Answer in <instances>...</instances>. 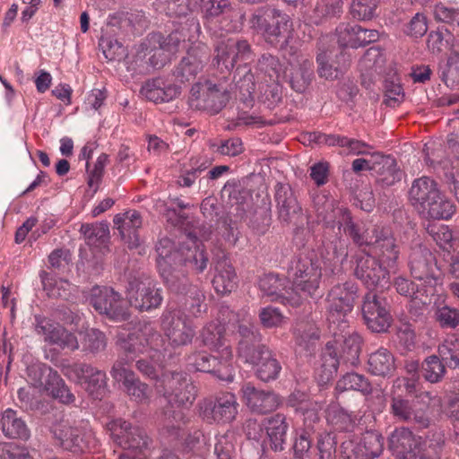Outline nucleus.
I'll return each mask as SVG.
<instances>
[{"label": "nucleus", "mask_w": 459, "mask_h": 459, "mask_svg": "<svg viewBox=\"0 0 459 459\" xmlns=\"http://www.w3.org/2000/svg\"><path fill=\"white\" fill-rule=\"evenodd\" d=\"M157 391L169 404L163 411V431L169 436L178 437L185 423V414L181 408H188L194 403L197 388L186 373L168 371L162 374Z\"/></svg>", "instance_id": "f257e3e1"}, {"label": "nucleus", "mask_w": 459, "mask_h": 459, "mask_svg": "<svg viewBox=\"0 0 459 459\" xmlns=\"http://www.w3.org/2000/svg\"><path fill=\"white\" fill-rule=\"evenodd\" d=\"M290 277L291 286L285 297L292 307L300 306L308 298L320 297L319 288L322 279V266L317 255L313 252L300 254L293 262Z\"/></svg>", "instance_id": "f03ea898"}, {"label": "nucleus", "mask_w": 459, "mask_h": 459, "mask_svg": "<svg viewBox=\"0 0 459 459\" xmlns=\"http://www.w3.org/2000/svg\"><path fill=\"white\" fill-rule=\"evenodd\" d=\"M249 24L252 29L261 32L272 45H276L281 39L289 37L292 30L290 16L270 6L257 9L250 17Z\"/></svg>", "instance_id": "7ed1b4c3"}, {"label": "nucleus", "mask_w": 459, "mask_h": 459, "mask_svg": "<svg viewBox=\"0 0 459 459\" xmlns=\"http://www.w3.org/2000/svg\"><path fill=\"white\" fill-rule=\"evenodd\" d=\"M230 84L227 81L213 82L206 80L194 84L190 91L189 105L192 108L219 113L230 99Z\"/></svg>", "instance_id": "20e7f679"}, {"label": "nucleus", "mask_w": 459, "mask_h": 459, "mask_svg": "<svg viewBox=\"0 0 459 459\" xmlns=\"http://www.w3.org/2000/svg\"><path fill=\"white\" fill-rule=\"evenodd\" d=\"M263 429L265 430L266 434L263 440L264 446H269L275 452L282 451L288 430L286 417L281 413H277L273 417L264 419L262 424L251 420L247 421L246 433L248 439L259 441L262 438Z\"/></svg>", "instance_id": "39448f33"}, {"label": "nucleus", "mask_w": 459, "mask_h": 459, "mask_svg": "<svg viewBox=\"0 0 459 459\" xmlns=\"http://www.w3.org/2000/svg\"><path fill=\"white\" fill-rule=\"evenodd\" d=\"M232 358L231 347H223L221 355L217 356L205 351L194 352L187 357V363L196 371L210 373L220 380L231 382L234 378Z\"/></svg>", "instance_id": "423d86ee"}, {"label": "nucleus", "mask_w": 459, "mask_h": 459, "mask_svg": "<svg viewBox=\"0 0 459 459\" xmlns=\"http://www.w3.org/2000/svg\"><path fill=\"white\" fill-rule=\"evenodd\" d=\"M239 359L245 363L255 367V376L263 382H270L278 378L281 365L275 354L265 345L256 349L243 342L240 347Z\"/></svg>", "instance_id": "0eeeda50"}, {"label": "nucleus", "mask_w": 459, "mask_h": 459, "mask_svg": "<svg viewBox=\"0 0 459 459\" xmlns=\"http://www.w3.org/2000/svg\"><path fill=\"white\" fill-rule=\"evenodd\" d=\"M158 254L157 264L161 277L169 290H178L181 289L179 280H184L185 270L178 269L179 258L181 257V245L175 248L173 241L168 238L159 240L156 245Z\"/></svg>", "instance_id": "6e6552de"}, {"label": "nucleus", "mask_w": 459, "mask_h": 459, "mask_svg": "<svg viewBox=\"0 0 459 459\" xmlns=\"http://www.w3.org/2000/svg\"><path fill=\"white\" fill-rule=\"evenodd\" d=\"M253 57L251 45L246 39L228 38L214 44L212 64L221 71L230 72L238 61H250Z\"/></svg>", "instance_id": "1a4fd4ad"}, {"label": "nucleus", "mask_w": 459, "mask_h": 459, "mask_svg": "<svg viewBox=\"0 0 459 459\" xmlns=\"http://www.w3.org/2000/svg\"><path fill=\"white\" fill-rule=\"evenodd\" d=\"M357 290V285L351 281L336 284L332 288L327 297L328 320L331 325H337L342 329L347 326L345 316L353 308Z\"/></svg>", "instance_id": "9d476101"}, {"label": "nucleus", "mask_w": 459, "mask_h": 459, "mask_svg": "<svg viewBox=\"0 0 459 459\" xmlns=\"http://www.w3.org/2000/svg\"><path fill=\"white\" fill-rule=\"evenodd\" d=\"M161 328L169 344L174 348L190 344L195 335V326L179 309H169L163 312Z\"/></svg>", "instance_id": "9b49d317"}, {"label": "nucleus", "mask_w": 459, "mask_h": 459, "mask_svg": "<svg viewBox=\"0 0 459 459\" xmlns=\"http://www.w3.org/2000/svg\"><path fill=\"white\" fill-rule=\"evenodd\" d=\"M88 299L96 311L110 319L123 321L129 317L126 302L111 288L94 286Z\"/></svg>", "instance_id": "f8f14e48"}, {"label": "nucleus", "mask_w": 459, "mask_h": 459, "mask_svg": "<svg viewBox=\"0 0 459 459\" xmlns=\"http://www.w3.org/2000/svg\"><path fill=\"white\" fill-rule=\"evenodd\" d=\"M211 57L209 47L203 42L192 44L173 71V75L179 82L194 81L203 72Z\"/></svg>", "instance_id": "ddd939ff"}, {"label": "nucleus", "mask_w": 459, "mask_h": 459, "mask_svg": "<svg viewBox=\"0 0 459 459\" xmlns=\"http://www.w3.org/2000/svg\"><path fill=\"white\" fill-rule=\"evenodd\" d=\"M367 240L377 256L378 262L389 272H395L400 250L391 230L385 227L375 229L368 233Z\"/></svg>", "instance_id": "4468645a"}, {"label": "nucleus", "mask_w": 459, "mask_h": 459, "mask_svg": "<svg viewBox=\"0 0 459 459\" xmlns=\"http://www.w3.org/2000/svg\"><path fill=\"white\" fill-rule=\"evenodd\" d=\"M237 398L231 393H223L214 400L204 399L199 403L201 417L209 423H229L238 414Z\"/></svg>", "instance_id": "2eb2a0df"}, {"label": "nucleus", "mask_w": 459, "mask_h": 459, "mask_svg": "<svg viewBox=\"0 0 459 459\" xmlns=\"http://www.w3.org/2000/svg\"><path fill=\"white\" fill-rule=\"evenodd\" d=\"M127 298L130 305L139 311L157 308L162 302L160 289L148 277L134 279L129 282Z\"/></svg>", "instance_id": "dca6fc26"}, {"label": "nucleus", "mask_w": 459, "mask_h": 459, "mask_svg": "<svg viewBox=\"0 0 459 459\" xmlns=\"http://www.w3.org/2000/svg\"><path fill=\"white\" fill-rule=\"evenodd\" d=\"M362 315L367 326L375 333L386 332L392 317L385 297L368 291L363 299Z\"/></svg>", "instance_id": "f3484780"}, {"label": "nucleus", "mask_w": 459, "mask_h": 459, "mask_svg": "<svg viewBox=\"0 0 459 459\" xmlns=\"http://www.w3.org/2000/svg\"><path fill=\"white\" fill-rule=\"evenodd\" d=\"M107 429L113 442L125 450L141 452L148 446V437L144 431L122 419L109 421Z\"/></svg>", "instance_id": "a211bd4d"}, {"label": "nucleus", "mask_w": 459, "mask_h": 459, "mask_svg": "<svg viewBox=\"0 0 459 459\" xmlns=\"http://www.w3.org/2000/svg\"><path fill=\"white\" fill-rule=\"evenodd\" d=\"M53 433L60 446L73 453L91 452L97 446V440L91 432H82L67 421L56 424Z\"/></svg>", "instance_id": "6ab92c4d"}, {"label": "nucleus", "mask_w": 459, "mask_h": 459, "mask_svg": "<svg viewBox=\"0 0 459 459\" xmlns=\"http://www.w3.org/2000/svg\"><path fill=\"white\" fill-rule=\"evenodd\" d=\"M409 266L414 279L424 281L427 286L434 289L439 271L436 258L429 248L420 244L413 247L409 255Z\"/></svg>", "instance_id": "aec40b11"}, {"label": "nucleus", "mask_w": 459, "mask_h": 459, "mask_svg": "<svg viewBox=\"0 0 459 459\" xmlns=\"http://www.w3.org/2000/svg\"><path fill=\"white\" fill-rule=\"evenodd\" d=\"M390 273L376 257L368 254L357 258L355 275L369 290L388 287Z\"/></svg>", "instance_id": "412c9836"}, {"label": "nucleus", "mask_w": 459, "mask_h": 459, "mask_svg": "<svg viewBox=\"0 0 459 459\" xmlns=\"http://www.w3.org/2000/svg\"><path fill=\"white\" fill-rule=\"evenodd\" d=\"M275 202L278 219L284 225L300 226L303 224V211L289 186L277 184L275 186Z\"/></svg>", "instance_id": "4be33fe9"}, {"label": "nucleus", "mask_w": 459, "mask_h": 459, "mask_svg": "<svg viewBox=\"0 0 459 459\" xmlns=\"http://www.w3.org/2000/svg\"><path fill=\"white\" fill-rule=\"evenodd\" d=\"M65 374L79 383L94 398H99L106 385V373L91 365L74 364L65 368Z\"/></svg>", "instance_id": "5701e85b"}, {"label": "nucleus", "mask_w": 459, "mask_h": 459, "mask_svg": "<svg viewBox=\"0 0 459 459\" xmlns=\"http://www.w3.org/2000/svg\"><path fill=\"white\" fill-rule=\"evenodd\" d=\"M122 353L114 363L110 375L117 382L123 385L134 377V373L126 366L132 363L139 353L146 351V347L140 338L134 334L129 335L126 341L121 344Z\"/></svg>", "instance_id": "b1692460"}, {"label": "nucleus", "mask_w": 459, "mask_h": 459, "mask_svg": "<svg viewBox=\"0 0 459 459\" xmlns=\"http://www.w3.org/2000/svg\"><path fill=\"white\" fill-rule=\"evenodd\" d=\"M35 331L43 337L45 342L71 351H75L79 348L75 335L66 331L59 324L40 316H35Z\"/></svg>", "instance_id": "393cba45"}, {"label": "nucleus", "mask_w": 459, "mask_h": 459, "mask_svg": "<svg viewBox=\"0 0 459 459\" xmlns=\"http://www.w3.org/2000/svg\"><path fill=\"white\" fill-rule=\"evenodd\" d=\"M181 257L178 269L189 266L196 273H202L207 267L209 258L202 243L197 242L196 233L188 232L186 239L181 243Z\"/></svg>", "instance_id": "a878e982"}, {"label": "nucleus", "mask_w": 459, "mask_h": 459, "mask_svg": "<svg viewBox=\"0 0 459 459\" xmlns=\"http://www.w3.org/2000/svg\"><path fill=\"white\" fill-rule=\"evenodd\" d=\"M390 413L397 421L411 424L419 429L428 428L430 423L424 410L415 408L413 402L400 395L391 398Z\"/></svg>", "instance_id": "bb28decb"}, {"label": "nucleus", "mask_w": 459, "mask_h": 459, "mask_svg": "<svg viewBox=\"0 0 459 459\" xmlns=\"http://www.w3.org/2000/svg\"><path fill=\"white\" fill-rule=\"evenodd\" d=\"M338 43L342 48H358L374 42L378 39L375 30L363 29L360 25L342 22L336 28Z\"/></svg>", "instance_id": "cd10ccee"}, {"label": "nucleus", "mask_w": 459, "mask_h": 459, "mask_svg": "<svg viewBox=\"0 0 459 459\" xmlns=\"http://www.w3.org/2000/svg\"><path fill=\"white\" fill-rule=\"evenodd\" d=\"M241 392L246 405L259 414L272 412L280 404L279 397L273 392L257 389L249 383L242 386Z\"/></svg>", "instance_id": "c85d7f7f"}, {"label": "nucleus", "mask_w": 459, "mask_h": 459, "mask_svg": "<svg viewBox=\"0 0 459 459\" xmlns=\"http://www.w3.org/2000/svg\"><path fill=\"white\" fill-rule=\"evenodd\" d=\"M286 52L292 56L289 60L290 64L297 66L290 77L291 87L298 92H303L314 78L313 62L293 47H290Z\"/></svg>", "instance_id": "c756f323"}, {"label": "nucleus", "mask_w": 459, "mask_h": 459, "mask_svg": "<svg viewBox=\"0 0 459 459\" xmlns=\"http://www.w3.org/2000/svg\"><path fill=\"white\" fill-rule=\"evenodd\" d=\"M419 446V439L408 428H398L389 437V447L398 459H415Z\"/></svg>", "instance_id": "7c9ffc66"}, {"label": "nucleus", "mask_w": 459, "mask_h": 459, "mask_svg": "<svg viewBox=\"0 0 459 459\" xmlns=\"http://www.w3.org/2000/svg\"><path fill=\"white\" fill-rule=\"evenodd\" d=\"M394 285L400 295L410 299V310L412 308L421 310L431 302V296L434 292L432 286L421 288L403 277L396 278Z\"/></svg>", "instance_id": "2f4dec72"}, {"label": "nucleus", "mask_w": 459, "mask_h": 459, "mask_svg": "<svg viewBox=\"0 0 459 459\" xmlns=\"http://www.w3.org/2000/svg\"><path fill=\"white\" fill-rule=\"evenodd\" d=\"M113 221L128 247H137L140 244L138 230L143 224L140 212L135 210H129L124 213L117 214Z\"/></svg>", "instance_id": "473e14b6"}, {"label": "nucleus", "mask_w": 459, "mask_h": 459, "mask_svg": "<svg viewBox=\"0 0 459 459\" xmlns=\"http://www.w3.org/2000/svg\"><path fill=\"white\" fill-rule=\"evenodd\" d=\"M215 274L212 285L221 294L231 292L237 286V275L230 260L223 252L216 255L214 259Z\"/></svg>", "instance_id": "72a5a7b5"}, {"label": "nucleus", "mask_w": 459, "mask_h": 459, "mask_svg": "<svg viewBox=\"0 0 459 459\" xmlns=\"http://www.w3.org/2000/svg\"><path fill=\"white\" fill-rule=\"evenodd\" d=\"M377 160L372 169L376 181L379 186L383 187L392 186L402 180L403 173L394 157L377 153Z\"/></svg>", "instance_id": "f704fd0d"}, {"label": "nucleus", "mask_w": 459, "mask_h": 459, "mask_svg": "<svg viewBox=\"0 0 459 459\" xmlns=\"http://www.w3.org/2000/svg\"><path fill=\"white\" fill-rule=\"evenodd\" d=\"M438 190L437 183L434 179L421 177L412 181L408 193L409 200L411 205L420 212L425 208V204L432 198H436Z\"/></svg>", "instance_id": "c9c22d12"}, {"label": "nucleus", "mask_w": 459, "mask_h": 459, "mask_svg": "<svg viewBox=\"0 0 459 459\" xmlns=\"http://www.w3.org/2000/svg\"><path fill=\"white\" fill-rule=\"evenodd\" d=\"M181 289L178 290H170L175 293L181 294L185 297V307L192 314L197 317L207 310L205 296L203 290L196 285H192L188 282L186 273H184V280H179Z\"/></svg>", "instance_id": "e433bc0d"}, {"label": "nucleus", "mask_w": 459, "mask_h": 459, "mask_svg": "<svg viewBox=\"0 0 459 459\" xmlns=\"http://www.w3.org/2000/svg\"><path fill=\"white\" fill-rule=\"evenodd\" d=\"M141 93L150 101L168 102L181 94V87L176 84L164 85L160 79H154L142 87Z\"/></svg>", "instance_id": "4c0bfd02"}, {"label": "nucleus", "mask_w": 459, "mask_h": 459, "mask_svg": "<svg viewBox=\"0 0 459 459\" xmlns=\"http://www.w3.org/2000/svg\"><path fill=\"white\" fill-rule=\"evenodd\" d=\"M339 340L337 351L343 364L347 366H356L359 363V358L361 351V337L357 333H348L347 335L337 334L334 333V339Z\"/></svg>", "instance_id": "58836bf2"}, {"label": "nucleus", "mask_w": 459, "mask_h": 459, "mask_svg": "<svg viewBox=\"0 0 459 459\" xmlns=\"http://www.w3.org/2000/svg\"><path fill=\"white\" fill-rule=\"evenodd\" d=\"M201 32V27L197 19H188L179 29L172 31L160 45L166 51L176 52L179 45L186 39H195Z\"/></svg>", "instance_id": "ea45409f"}, {"label": "nucleus", "mask_w": 459, "mask_h": 459, "mask_svg": "<svg viewBox=\"0 0 459 459\" xmlns=\"http://www.w3.org/2000/svg\"><path fill=\"white\" fill-rule=\"evenodd\" d=\"M396 369L393 353L385 348L371 352L368 359V370L370 374L381 377H389Z\"/></svg>", "instance_id": "a19ab883"}, {"label": "nucleus", "mask_w": 459, "mask_h": 459, "mask_svg": "<svg viewBox=\"0 0 459 459\" xmlns=\"http://www.w3.org/2000/svg\"><path fill=\"white\" fill-rule=\"evenodd\" d=\"M29 382L39 388L48 392V389L60 381V376L50 366L45 363H33L27 368Z\"/></svg>", "instance_id": "79ce46f5"}, {"label": "nucleus", "mask_w": 459, "mask_h": 459, "mask_svg": "<svg viewBox=\"0 0 459 459\" xmlns=\"http://www.w3.org/2000/svg\"><path fill=\"white\" fill-rule=\"evenodd\" d=\"M385 63L384 53L378 48H369L359 60V65L362 72V84L367 88L369 87L365 76L368 75L372 79L375 74H380L383 72Z\"/></svg>", "instance_id": "37998d69"}, {"label": "nucleus", "mask_w": 459, "mask_h": 459, "mask_svg": "<svg viewBox=\"0 0 459 459\" xmlns=\"http://www.w3.org/2000/svg\"><path fill=\"white\" fill-rule=\"evenodd\" d=\"M455 210L453 202L438 190L436 198H432L425 204V208L420 213L434 220H448L455 212Z\"/></svg>", "instance_id": "c03bdc74"}, {"label": "nucleus", "mask_w": 459, "mask_h": 459, "mask_svg": "<svg viewBox=\"0 0 459 459\" xmlns=\"http://www.w3.org/2000/svg\"><path fill=\"white\" fill-rule=\"evenodd\" d=\"M258 286L264 295L271 298L272 300L281 299V302L288 304L286 296L290 287H285V280L279 278L278 275L268 273L262 276L259 280Z\"/></svg>", "instance_id": "a18cd8bd"}, {"label": "nucleus", "mask_w": 459, "mask_h": 459, "mask_svg": "<svg viewBox=\"0 0 459 459\" xmlns=\"http://www.w3.org/2000/svg\"><path fill=\"white\" fill-rule=\"evenodd\" d=\"M384 447V437L373 431L366 432L356 446V454L360 459H374L380 455Z\"/></svg>", "instance_id": "49530a36"}, {"label": "nucleus", "mask_w": 459, "mask_h": 459, "mask_svg": "<svg viewBox=\"0 0 459 459\" xmlns=\"http://www.w3.org/2000/svg\"><path fill=\"white\" fill-rule=\"evenodd\" d=\"M1 425L3 433L7 437L27 439L30 437L25 422L12 409H6L3 412Z\"/></svg>", "instance_id": "de8ad7c7"}, {"label": "nucleus", "mask_w": 459, "mask_h": 459, "mask_svg": "<svg viewBox=\"0 0 459 459\" xmlns=\"http://www.w3.org/2000/svg\"><path fill=\"white\" fill-rule=\"evenodd\" d=\"M201 339L204 346L216 351L219 355H221L223 347H230L226 343L223 325L216 322H211L203 328Z\"/></svg>", "instance_id": "09e8293b"}, {"label": "nucleus", "mask_w": 459, "mask_h": 459, "mask_svg": "<svg viewBox=\"0 0 459 459\" xmlns=\"http://www.w3.org/2000/svg\"><path fill=\"white\" fill-rule=\"evenodd\" d=\"M339 340L335 339L326 343L322 353V368L324 381H328L336 374L339 364L342 362L340 355L337 351V344Z\"/></svg>", "instance_id": "8fccbe9b"}, {"label": "nucleus", "mask_w": 459, "mask_h": 459, "mask_svg": "<svg viewBox=\"0 0 459 459\" xmlns=\"http://www.w3.org/2000/svg\"><path fill=\"white\" fill-rule=\"evenodd\" d=\"M336 390L345 392L349 390L358 391L364 394H369L372 392L370 382L365 376L351 372L345 374L336 384Z\"/></svg>", "instance_id": "3c124183"}, {"label": "nucleus", "mask_w": 459, "mask_h": 459, "mask_svg": "<svg viewBox=\"0 0 459 459\" xmlns=\"http://www.w3.org/2000/svg\"><path fill=\"white\" fill-rule=\"evenodd\" d=\"M325 41H326V39L323 38L318 43V53L316 55V62L318 65L317 73L320 77L333 81L339 77L342 71L338 67H334L328 63L329 50L325 48Z\"/></svg>", "instance_id": "603ef678"}, {"label": "nucleus", "mask_w": 459, "mask_h": 459, "mask_svg": "<svg viewBox=\"0 0 459 459\" xmlns=\"http://www.w3.org/2000/svg\"><path fill=\"white\" fill-rule=\"evenodd\" d=\"M438 354L447 367L454 368L459 367V337L448 336L438 346Z\"/></svg>", "instance_id": "864d4df0"}, {"label": "nucleus", "mask_w": 459, "mask_h": 459, "mask_svg": "<svg viewBox=\"0 0 459 459\" xmlns=\"http://www.w3.org/2000/svg\"><path fill=\"white\" fill-rule=\"evenodd\" d=\"M313 205L318 218L327 223L333 221L336 212L333 199L325 193H318L313 196Z\"/></svg>", "instance_id": "5fc2aeb1"}, {"label": "nucleus", "mask_w": 459, "mask_h": 459, "mask_svg": "<svg viewBox=\"0 0 459 459\" xmlns=\"http://www.w3.org/2000/svg\"><path fill=\"white\" fill-rule=\"evenodd\" d=\"M443 362L437 355L426 358L422 363L423 377L432 384L441 381L446 373V366Z\"/></svg>", "instance_id": "6e6d98bb"}, {"label": "nucleus", "mask_w": 459, "mask_h": 459, "mask_svg": "<svg viewBox=\"0 0 459 459\" xmlns=\"http://www.w3.org/2000/svg\"><path fill=\"white\" fill-rule=\"evenodd\" d=\"M441 80L447 85H453L459 82V51L451 48L446 63L441 68Z\"/></svg>", "instance_id": "4d7b16f0"}, {"label": "nucleus", "mask_w": 459, "mask_h": 459, "mask_svg": "<svg viewBox=\"0 0 459 459\" xmlns=\"http://www.w3.org/2000/svg\"><path fill=\"white\" fill-rule=\"evenodd\" d=\"M433 14L437 22L446 23L455 33H459V9L436 4Z\"/></svg>", "instance_id": "13d9d810"}, {"label": "nucleus", "mask_w": 459, "mask_h": 459, "mask_svg": "<svg viewBox=\"0 0 459 459\" xmlns=\"http://www.w3.org/2000/svg\"><path fill=\"white\" fill-rule=\"evenodd\" d=\"M336 437L333 433L319 434L316 446L318 459H336Z\"/></svg>", "instance_id": "bf43d9fd"}, {"label": "nucleus", "mask_w": 459, "mask_h": 459, "mask_svg": "<svg viewBox=\"0 0 459 459\" xmlns=\"http://www.w3.org/2000/svg\"><path fill=\"white\" fill-rule=\"evenodd\" d=\"M124 387L132 400L141 403L149 402L151 397L150 388L146 384L135 377V376L130 380H127V382L124 384Z\"/></svg>", "instance_id": "052dcab7"}, {"label": "nucleus", "mask_w": 459, "mask_h": 459, "mask_svg": "<svg viewBox=\"0 0 459 459\" xmlns=\"http://www.w3.org/2000/svg\"><path fill=\"white\" fill-rule=\"evenodd\" d=\"M380 0H352L351 13L359 21L370 20L374 17Z\"/></svg>", "instance_id": "680f3d73"}, {"label": "nucleus", "mask_w": 459, "mask_h": 459, "mask_svg": "<svg viewBox=\"0 0 459 459\" xmlns=\"http://www.w3.org/2000/svg\"><path fill=\"white\" fill-rule=\"evenodd\" d=\"M82 348L91 353H97L106 348L105 334L98 329H89L83 333L82 341Z\"/></svg>", "instance_id": "e2e57ef3"}, {"label": "nucleus", "mask_w": 459, "mask_h": 459, "mask_svg": "<svg viewBox=\"0 0 459 459\" xmlns=\"http://www.w3.org/2000/svg\"><path fill=\"white\" fill-rule=\"evenodd\" d=\"M81 231L83 233L89 245L101 244L105 242L109 235L108 226L105 223L82 225Z\"/></svg>", "instance_id": "0e129e2a"}, {"label": "nucleus", "mask_w": 459, "mask_h": 459, "mask_svg": "<svg viewBox=\"0 0 459 459\" xmlns=\"http://www.w3.org/2000/svg\"><path fill=\"white\" fill-rule=\"evenodd\" d=\"M175 224L177 226L184 228L186 235L188 232L196 233L198 243H202L203 240L209 239L210 236L212 234V230H211L210 227L204 225V224L201 225L195 221H187V217L184 216L183 214H179L178 216V219H177V221Z\"/></svg>", "instance_id": "69168bd1"}, {"label": "nucleus", "mask_w": 459, "mask_h": 459, "mask_svg": "<svg viewBox=\"0 0 459 459\" xmlns=\"http://www.w3.org/2000/svg\"><path fill=\"white\" fill-rule=\"evenodd\" d=\"M428 234L441 248H446L453 240V233L448 226L444 224L429 223L427 227Z\"/></svg>", "instance_id": "338daca9"}, {"label": "nucleus", "mask_w": 459, "mask_h": 459, "mask_svg": "<svg viewBox=\"0 0 459 459\" xmlns=\"http://www.w3.org/2000/svg\"><path fill=\"white\" fill-rule=\"evenodd\" d=\"M436 320L442 328L455 329L459 325V310L448 306H443L435 313Z\"/></svg>", "instance_id": "774afa93"}]
</instances>
